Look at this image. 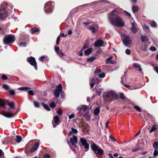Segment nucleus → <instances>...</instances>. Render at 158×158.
<instances>
[{"label": "nucleus", "instance_id": "obj_1", "mask_svg": "<svg viewBox=\"0 0 158 158\" xmlns=\"http://www.w3.org/2000/svg\"><path fill=\"white\" fill-rule=\"evenodd\" d=\"M120 12L117 10H113L109 16V20L113 25L122 27L125 25V23L123 20L117 15Z\"/></svg>", "mask_w": 158, "mask_h": 158}, {"label": "nucleus", "instance_id": "obj_2", "mask_svg": "<svg viewBox=\"0 0 158 158\" xmlns=\"http://www.w3.org/2000/svg\"><path fill=\"white\" fill-rule=\"evenodd\" d=\"M8 4L7 2H4L1 5V8L0 9V18L2 20L5 19L8 15V13L6 10L8 7Z\"/></svg>", "mask_w": 158, "mask_h": 158}, {"label": "nucleus", "instance_id": "obj_3", "mask_svg": "<svg viewBox=\"0 0 158 158\" xmlns=\"http://www.w3.org/2000/svg\"><path fill=\"white\" fill-rule=\"evenodd\" d=\"M77 110H78L79 113L84 117H85L89 114V109L88 107L85 105L79 106L77 108Z\"/></svg>", "mask_w": 158, "mask_h": 158}, {"label": "nucleus", "instance_id": "obj_4", "mask_svg": "<svg viewBox=\"0 0 158 158\" xmlns=\"http://www.w3.org/2000/svg\"><path fill=\"white\" fill-rule=\"evenodd\" d=\"M15 40V36L12 35H6L4 37L3 41L4 44H8L13 43Z\"/></svg>", "mask_w": 158, "mask_h": 158}, {"label": "nucleus", "instance_id": "obj_5", "mask_svg": "<svg viewBox=\"0 0 158 158\" xmlns=\"http://www.w3.org/2000/svg\"><path fill=\"white\" fill-rule=\"evenodd\" d=\"M54 7V2L52 1L46 2L44 6V9L45 13H50L52 12Z\"/></svg>", "mask_w": 158, "mask_h": 158}, {"label": "nucleus", "instance_id": "obj_6", "mask_svg": "<svg viewBox=\"0 0 158 158\" xmlns=\"http://www.w3.org/2000/svg\"><path fill=\"white\" fill-rule=\"evenodd\" d=\"M105 96L106 98H111V101L117 100L118 98L117 94L114 91H111L106 93Z\"/></svg>", "mask_w": 158, "mask_h": 158}, {"label": "nucleus", "instance_id": "obj_7", "mask_svg": "<svg viewBox=\"0 0 158 158\" xmlns=\"http://www.w3.org/2000/svg\"><path fill=\"white\" fill-rule=\"evenodd\" d=\"M122 40L124 44L126 46H128L129 45L131 44L132 43L130 37L127 35L123 36Z\"/></svg>", "mask_w": 158, "mask_h": 158}, {"label": "nucleus", "instance_id": "obj_8", "mask_svg": "<svg viewBox=\"0 0 158 158\" xmlns=\"http://www.w3.org/2000/svg\"><path fill=\"white\" fill-rule=\"evenodd\" d=\"M27 61L31 65L34 66V68L36 70L37 69V65L35 59L33 57H30L27 59Z\"/></svg>", "mask_w": 158, "mask_h": 158}, {"label": "nucleus", "instance_id": "obj_9", "mask_svg": "<svg viewBox=\"0 0 158 158\" xmlns=\"http://www.w3.org/2000/svg\"><path fill=\"white\" fill-rule=\"evenodd\" d=\"M62 86L61 84H59L54 91V95L56 97L58 98L59 97L60 93L62 91Z\"/></svg>", "mask_w": 158, "mask_h": 158}, {"label": "nucleus", "instance_id": "obj_10", "mask_svg": "<svg viewBox=\"0 0 158 158\" xmlns=\"http://www.w3.org/2000/svg\"><path fill=\"white\" fill-rule=\"evenodd\" d=\"M80 140L82 145L84 146L85 151H88L89 149V145L86 140L84 138H80Z\"/></svg>", "mask_w": 158, "mask_h": 158}, {"label": "nucleus", "instance_id": "obj_11", "mask_svg": "<svg viewBox=\"0 0 158 158\" xmlns=\"http://www.w3.org/2000/svg\"><path fill=\"white\" fill-rule=\"evenodd\" d=\"M60 123L59 121V118L58 116L56 115L54 116L53 120L52 121V124L54 127H55L56 126L58 125Z\"/></svg>", "mask_w": 158, "mask_h": 158}, {"label": "nucleus", "instance_id": "obj_12", "mask_svg": "<svg viewBox=\"0 0 158 158\" xmlns=\"http://www.w3.org/2000/svg\"><path fill=\"white\" fill-rule=\"evenodd\" d=\"M101 81V80L98 78H96L95 79L94 78H93L90 82V85L91 87L92 88L95 83H100Z\"/></svg>", "mask_w": 158, "mask_h": 158}, {"label": "nucleus", "instance_id": "obj_13", "mask_svg": "<svg viewBox=\"0 0 158 158\" xmlns=\"http://www.w3.org/2000/svg\"><path fill=\"white\" fill-rule=\"evenodd\" d=\"M87 28L90 30L93 33H94L98 29V26L97 24H94Z\"/></svg>", "mask_w": 158, "mask_h": 158}, {"label": "nucleus", "instance_id": "obj_14", "mask_svg": "<svg viewBox=\"0 0 158 158\" xmlns=\"http://www.w3.org/2000/svg\"><path fill=\"white\" fill-rule=\"evenodd\" d=\"M70 141L73 146L76 147V144L77 143V139L76 136L73 135V137L70 138Z\"/></svg>", "mask_w": 158, "mask_h": 158}, {"label": "nucleus", "instance_id": "obj_15", "mask_svg": "<svg viewBox=\"0 0 158 158\" xmlns=\"http://www.w3.org/2000/svg\"><path fill=\"white\" fill-rule=\"evenodd\" d=\"M103 40H99L96 41L94 43L95 47H99L103 46Z\"/></svg>", "mask_w": 158, "mask_h": 158}, {"label": "nucleus", "instance_id": "obj_16", "mask_svg": "<svg viewBox=\"0 0 158 158\" xmlns=\"http://www.w3.org/2000/svg\"><path fill=\"white\" fill-rule=\"evenodd\" d=\"M131 30L133 33H135L137 31V29L136 27V24L134 22H131Z\"/></svg>", "mask_w": 158, "mask_h": 158}, {"label": "nucleus", "instance_id": "obj_17", "mask_svg": "<svg viewBox=\"0 0 158 158\" xmlns=\"http://www.w3.org/2000/svg\"><path fill=\"white\" fill-rule=\"evenodd\" d=\"M91 147L92 150L95 154H97V152L99 147L95 143H94L91 145Z\"/></svg>", "mask_w": 158, "mask_h": 158}, {"label": "nucleus", "instance_id": "obj_18", "mask_svg": "<svg viewBox=\"0 0 158 158\" xmlns=\"http://www.w3.org/2000/svg\"><path fill=\"white\" fill-rule=\"evenodd\" d=\"M40 145V143L39 142H37L34 145L33 147L30 150L31 152H35L39 148Z\"/></svg>", "mask_w": 158, "mask_h": 158}, {"label": "nucleus", "instance_id": "obj_19", "mask_svg": "<svg viewBox=\"0 0 158 158\" xmlns=\"http://www.w3.org/2000/svg\"><path fill=\"white\" fill-rule=\"evenodd\" d=\"M133 66L135 68L138 69V70L141 73H143L142 71V69L141 68V65L139 64L136 63H135L133 64Z\"/></svg>", "mask_w": 158, "mask_h": 158}, {"label": "nucleus", "instance_id": "obj_20", "mask_svg": "<svg viewBox=\"0 0 158 158\" xmlns=\"http://www.w3.org/2000/svg\"><path fill=\"white\" fill-rule=\"evenodd\" d=\"M2 112L3 115L6 117L11 118L15 115H13L12 113L10 112H7L5 111H3Z\"/></svg>", "mask_w": 158, "mask_h": 158}, {"label": "nucleus", "instance_id": "obj_21", "mask_svg": "<svg viewBox=\"0 0 158 158\" xmlns=\"http://www.w3.org/2000/svg\"><path fill=\"white\" fill-rule=\"evenodd\" d=\"M80 125H81V127L83 129L86 130H87L88 129L89 127L87 124L84 123H80Z\"/></svg>", "mask_w": 158, "mask_h": 158}, {"label": "nucleus", "instance_id": "obj_22", "mask_svg": "<svg viewBox=\"0 0 158 158\" xmlns=\"http://www.w3.org/2000/svg\"><path fill=\"white\" fill-rule=\"evenodd\" d=\"M30 143L31 142L30 141L27 144L25 148V153L27 154H28V150H29L30 147L31 146V144Z\"/></svg>", "mask_w": 158, "mask_h": 158}, {"label": "nucleus", "instance_id": "obj_23", "mask_svg": "<svg viewBox=\"0 0 158 158\" xmlns=\"http://www.w3.org/2000/svg\"><path fill=\"white\" fill-rule=\"evenodd\" d=\"M92 52V49L91 48H88L84 52V54L85 56L88 55L91 53Z\"/></svg>", "mask_w": 158, "mask_h": 158}, {"label": "nucleus", "instance_id": "obj_24", "mask_svg": "<svg viewBox=\"0 0 158 158\" xmlns=\"http://www.w3.org/2000/svg\"><path fill=\"white\" fill-rule=\"evenodd\" d=\"M141 39L143 42L148 41V40L147 36H143V35L141 36Z\"/></svg>", "mask_w": 158, "mask_h": 158}, {"label": "nucleus", "instance_id": "obj_25", "mask_svg": "<svg viewBox=\"0 0 158 158\" xmlns=\"http://www.w3.org/2000/svg\"><path fill=\"white\" fill-rule=\"evenodd\" d=\"M31 89V88L30 87H23L18 88V90L21 91H26Z\"/></svg>", "mask_w": 158, "mask_h": 158}, {"label": "nucleus", "instance_id": "obj_26", "mask_svg": "<svg viewBox=\"0 0 158 158\" xmlns=\"http://www.w3.org/2000/svg\"><path fill=\"white\" fill-rule=\"evenodd\" d=\"M78 132L77 130L75 129H74L73 128H71V131H69V135H71L73 133H77Z\"/></svg>", "mask_w": 158, "mask_h": 158}, {"label": "nucleus", "instance_id": "obj_27", "mask_svg": "<svg viewBox=\"0 0 158 158\" xmlns=\"http://www.w3.org/2000/svg\"><path fill=\"white\" fill-rule=\"evenodd\" d=\"M132 9L133 12L135 13L138 10L139 7L137 6H134L132 7Z\"/></svg>", "mask_w": 158, "mask_h": 158}, {"label": "nucleus", "instance_id": "obj_28", "mask_svg": "<svg viewBox=\"0 0 158 158\" xmlns=\"http://www.w3.org/2000/svg\"><path fill=\"white\" fill-rule=\"evenodd\" d=\"M8 105L10 106V108L12 109H14V103L13 102H8Z\"/></svg>", "mask_w": 158, "mask_h": 158}, {"label": "nucleus", "instance_id": "obj_29", "mask_svg": "<svg viewBox=\"0 0 158 158\" xmlns=\"http://www.w3.org/2000/svg\"><path fill=\"white\" fill-rule=\"evenodd\" d=\"M157 125L156 124L152 126L151 130L150 131V133H151L152 132L156 131L157 129Z\"/></svg>", "mask_w": 158, "mask_h": 158}, {"label": "nucleus", "instance_id": "obj_30", "mask_svg": "<svg viewBox=\"0 0 158 158\" xmlns=\"http://www.w3.org/2000/svg\"><path fill=\"white\" fill-rule=\"evenodd\" d=\"M100 110L99 108L98 107H96L94 112V113L95 115H98L100 112Z\"/></svg>", "mask_w": 158, "mask_h": 158}, {"label": "nucleus", "instance_id": "obj_31", "mask_svg": "<svg viewBox=\"0 0 158 158\" xmlns=\"http://www.w3.org/2000/svg\"><path fill=\"white\" fill-rule=\"evenodd\" d=\"M44 108L47 110L48 111H50L51 110V109L50 108L49 106L47 104H45L44 103H42Z\"/></svg>", "mask_w": 158, "mask_h": 158}, {"label": "nucleus", "instance_id": "obj_32", "mask_svg": "<svg viewBox=\"0 0 158 158\" xmlns=\"http://www.w3.org/2000/svg\"><path fill=\"white\" fill-rule=\"evenodd\" d=\"M39 31V29L36 28H33L31 29V31L32 34H34L36 32H38Z\"/></svg>", "mask_w": 158, "mask_h": 158}, {"label": "nucleus", "instance_id": "obj_33", "mask_svg": "<svg viewBox=\"0 0 158 158\" xmlns=\"http://www.w3.org/2000/svg\"><path fill=\"white\" fill-rule=\"evenodd\" d=\"M16 137V141L18 143H20L22 140L21 137L20 136L17 135Z\"/></svg>", "mask_w": 158, "mask_h": 158}, {"label": "nucleus", "instance_id": "obj_34", "mask_svg": "<svg viewBox=\"0 0 158 158\" xmlns=\"http://www.w3.org/2000/svg\"><path fill=\"white\" fill-rule=\"evenodd\" d=\"M102 71L101 69H100L97 68V69L95 70L94 73L95 74H100V73L102 72Z\"/></svg>", "mask_w": 158, "mask_h": 158}, {"label": "nucleus", "instance_id": "obj_35", "mask_svg": "<svg viewBox=\"0 0 158 158\" xmlns=\"http://www.w3.org/2000/svg\"><path fill=\"white\" fill-rule=\"evenodd\" d=\"M97 152L98 154L100 155H102L103 153V150L102 149L99 148Z\"/></svg>", "mask_w": 158, "mask_h": 158}, {"label": "nucleus", "instance_id": "obj_36", "mask_svg": "<svg viewBox=\"0 0 158 158\" xmlns=\"http://www.w3.org/2000/svg\"><path fill=\"white\" fill-rule=\"evenodd\" d=\"M96 58L94 56H92L87 59V61L89 62H92Z\"/></svg>", "mask_w": 158, "mask_h": 158}, {"label": "nucleus", "instance_id": "obj_37", "mask_svg": "<svg viewBox=\"0 0 158 158\" xmlns=\"http://www.w3.org/2000/svg\"><path fill=\"white\" fill-rule=\"evenodd\" d=\"M150 25L151 26L153 27H156L157 26V24L156 22L154 21L151 22Z\"/></svg>", "mask_w": 158, "mask_h": 158}, {"label": "nucleus", "instance_id": "obj_38", "mask_svg": "<svg viewBox=\"0 0 158 158\" xmlns=\"http://www.w3.org/2000/svg\"><path fill=\"white\" fill-rule=\"evenodd\" d=\"M5 104L4 100L2 99H0V106L2 107H4Z\"/></svg>", "mask_w": 158, "mask_h": 158}, {"label": "nucleus", "instance_id": "obj_39", "mask_svg": "<svg viewBox=\"0 0 158 158\" xmlns=\"http://www.w3.org/2000/svg\"><path fill=\"white\" fill-rule=\"evenodd\" d=\"M158 142H155L153 144V147L155 149H157L158 148Z\"/></svg>", "mask_w": 158, "mask_h": 158}, {"label": "nucleus", "instance_id": "obj_40", "mask_svg": "<svg viewBox=\"0 0 158 158\" xmlns=\"http://www.w3.org/2000/svg\"><path fill=\"white\" fill-rule=\"evenodd\" d=\"M143 30L145 31L149 30V27L147 25L145 24L144 26H143Z\"/></svg>", "mask_w": 158, "mask_h": 158}, {"label": "nucleus", "instance_id": "obj_41", "mask_svg": "<svg viewBox=\"0 0 158 158\" xmlns=\"http://www.w3.org/2000/svg\"><path fill=\"white\" fill-rule=\"evenodd\" d=\"M18 44L19 46L22 47H25L26 46V43L25 42L19 43Z\"/></svg>", "mask_w": 158, "mask_h": 158}, {"label": "nucleus", "instance_id": "obj_42", "mask_svg": "<svg viewBox=\"0 0 158 158\" xmlns=\"http://www.w3.org/2000/svg\"><path fill=\"white\" fill-rule=\"evenodd\" d=\"M57 54L61 57H62L64 55V53L61 51H60L59 52L57 53Z\"/></svg>", "mask_w": 158, "mask_h": 158}, {"label": "nucleus", "instance_id": "obj_43", "mask_svg": "<svg viewBox=\"0 0 158 158\" xmlns=\"http://www.w3.org/2000/svg\"><path fill=\"white\" fill-rule=\"evenodd\" d=\"M134 108L136 110L140 112L141 111V109L140 108L137 106H134Z\"/></svg>", "mask_w": 158, "mask_h": 158}, {"label": "nucleus", "instance_id": "obj_44", "mask_svg": "<svg viewBox=\"0 0 158 158\" xmlns=\"http://www.w3.org/2000/svg\"><path fill=\"white\" fill-rule=\"evenodd\" d=\"M2 87L6 90H8L9 89V86L6 84H4L2 86Z\"/></svg>", "mask_w": 158, "mask_h": 158}, {"label": "nucleus", "instance_id": "obj_45", "mask_svg": "<svg viewBox=\"0 0 158 158\" xmlns=\"http://www.w3.org/2000/svg\"><path fill=\"white\" fill-rule=\"evenodd\" d=\"M89 45L87 43L85 44L83 47L82 48V50H84L85 49L88 48Z\"/></svg>", "mask_w": 158, "mask_h": 158}, {"label": "nucleus", "instance_id": "obj_46", "mask_svg": "<svg viewBox=\"0 0 158 158\" xmlns=\"http://www.w3.org/2000/svg\"><path fill=\"white\" fill-rule=\"evenodd\" d=\"M98 75L100 78H102L104 77L105 76V73H102L99 74Z\"/></svg>", "mask_w": 158, "mask_h": 158}, {"label": "nucleus", "instance_id": "obj_47", "mask_svg": "<svg viewBox=\"0 0 158 158\" xmlns=\"http://www.w3.org/2000/svg\"><path fill=\"white\" fill-rule=\"evenodd\" d=\"M50 106L52 108H54L56 107V105L54 102H52L50 104Z\"/></svg>", "mask_w": 158, "mask_h": 158}, {"label": "nucleus", "instance_id": "obj_48", "mask_svg": "<svg viewBox=\"0 0 158 158\" xmlns=\"http://www.w3.org/2000/svg\"><path fill=\"white\" fill-rule=\"evenodd\" d=\"M34 103L36 107H39V103L38 102L36 101H34Z\"/></svg>", "mask_w": 158, "mask_h": 158}, {"label": "nucleus", "instance_id": "obj_49", "mask_svg": "<svg viewBox=\"0 0 158 158\" xmlns=\"http://www.w3.org/2000/svg\"><path fill=\"white\" fill-rule=\"evenodd\" d=\"M153 155L155 157L157 156L158 155V152L156 149H155L153 153Z\"/></svg>", "mask_w": 158, "mask_h": 158}, {"label": "nucleus", "instance_id": "obj_50", "mask_svg": "<svg viewBox=\"0 0 158 158\" xmlns=\"http://www.w3.org/2000/svg\"><path fill=\"white\" fill-rule=\"evenodd\" d=\"M9 92L11 95H14L15 94V92L14 90H10Z\"/></svg>", "mask_w": 158, "mask_h": 158}, {"label": "nucleus", "instance_id": "obj_51", "mask_svg": "<svg viewBox=\"0 0 158 158\" xmlns=\"http://www.w3.org/2000/svg\"><path fill=\"white\" fill-rule=\"evenodd\" d=\"M28 94L30 95L33 96L34 95V93L33 92V91L32 90H30L28 91Z\"/></svg>", "mask_w": 158, "mask_h": 158}, {"label": "nucleus", "instance_id": "obj_52", "mask_svg": "<svg viewBox=\"0 0 158 158\" xmlns=\"http://www.w3.org/2000/svg\"><path fill=\"white\" fill-rule=\"evenodd\" d=\"M124 14L125 15L129 17L131 16V14L130 13L128 12H127L126 11H124Z\"/></svg>", "mask_w": 158, "mask_h": 158}, {"label": "nucleus", "instance_id": "obj_53", "mask_svg": "<svg viewBox=\"0 0 158 158\" xmlns=\"http://www.w3.org/2000/svg\"><path fill=\"white\" fill-rule=\"evenodd\" d=\"M124 86L127 88H128V89H133V88H132V87L131 86H130V85H126V84H125V85H124Z\"/></svg>", "mask_w": 158, "mask_h": 158}, {"label": "nucleus", "instance_id": "obj_54", "mask_svg": "<svg viewBox=\"0 0 158 158\" xmlns=\"http://www.w3.org/2000/svg\"><path fill=\"white\" fill-rule=\"evenodd\" d=\"M120 98L122 100H123L124 99V97L123 93H120Z\"/></svg>", "mask_w": 158, "mask_h": 158}, {"label": "nucleus", "instance_id": "obj_55", "mask_svg": "<svg viewBox=\"0 0 158 158\" xmlns=\"http://www.w3.org/2000/svg\"><path fill=\"white\" fill-rule=\"evenodd\" d=\"M60 39V36H59L57 37V39H56V44L57 45H58L59 44Z\"/></svg>", "mask_w": 158, "mask_h": 158}, {"label": "nucleus", "instance_id": "obj_56", "mask_svg": "<svg viewBox=\"0 0 158 158\" xmlns=\"http://www.w3.org/2000/svg\"><path fill=\"white\" fill-rule=\"evenodd\" d=\"M57 114L60 115H61L62 114V110L60 109H58L57 111Z\"/></svg>", "mask_w": 158, "mask_h": 158}, {"label": "nucleus", "instance_id": "obj_57", "mask_svg": "<svg viewBox=\"0 0 158 158\" xmlns=\"http://www.w3.org/2000/svg\"><path fill=\"white\" fill-rule=\"evenodd\" d=\"M150 50L152 51H155L156 50V49L155 47H151L150 48Z\"/></svg>", "mask_w": 158, "mask_h": 158}, {"label": "nucleus", "instance_id": "obj_58", "mask_svg": "<svg viewBox=\"0 0 158 158\" xmlns=\"http://www.w3.org/2000/svg\"><path fill=\"white\" fill-rule=\"evenodd\" d=\"M74 117L75 115L74 114H72L69 116V119H71L74 118Z\"/></svg>", "mask_w": 158, "mask_h": 158}, {"label": "nucleus", "instance_id": "obj_59", "mask_svg": "<svg viewBox=\"0 0 158 158\" xmlns=\"http://www.w3.org/2000/svg\"><path fill=\"white\" fill-rule=\"evenodd\" d=\"M85 117H86L85 119L86 120H87L88 121H89L90 120V115L89 114L88 115H87Z\"/></svg>", "mask_w": 158, "mask_h": 158}, {"label": "nucleus", "instance_id": "obj_60", "mask_svg": "<svg viewBox=\"0 0 158 158\" xmlns=\"http://www.w3.org/2000/svg\"><path fill=\"white\" fill-rule=\"evenodd\" d=\"M2 79L3 80H6L7 79V77L4 75H2Z\"/></svg>", "mask_w": 158, "mask_h": 158}, {"label": "nucleus", "instance_id": "obj_61", "mask_svg": "<svg viewBox=\"0 0 158 158\" xmlns=\"http://www.w3.org/2000/svg\"><path fill=\"white\" fill-rule=\"evenodd\" d=\"M4 156V153L0 149V157H3Z\"/></svg>", "mask_w": 158, "mask_h": 158}, {"label": "nucleus", "instance_id": "obj_62", "mask_svg": "<svg viewBox=\"0 0 158 158\" xmlns=\"http://www.w3.org/2000/svg\"><path fill=\"white\" fill-rule=\"evenodd\" d=\"M83 24L86 27H89L88 25L89 24V23L88 22H84L83 23Z\"/></svg>", "mask_w": 158, "mask_h": 158}, {"label": "nucleus", "instance_id": "obj_63", "mask_svg": "<svg viewBox=\"0 0 158 158\" xmlns=\"http://www.w3.org/2000/svg\"><path fill=\"white\" fill-rule=\"evenodd\" d=\"M59 48L58 47H55V50L56 51V52L57 53L58 52H59Z\"/></svg>", "mask_w": 158, "mask_h": 158}, {"label": "nucleus", "instance_id": "obj_64", "mask_svg": "<svg viewBox=\"0 0 158 158\" xmlns=\"http://www.w3.org/2000/svg\"><path fill=\"white\" fill-rule=\"evenodd\" d=\"M50 157V155L49 154L47 153L44 156V158H49Z\"/></svg>", "mask_w": 158, "mask_h": 158}]
</instances>
